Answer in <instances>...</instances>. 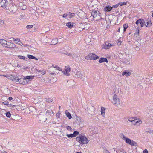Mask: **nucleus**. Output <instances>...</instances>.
Here are the masks:
<instances>
[{"instance_id": "obj_39", "label": "nucleus", "mask_w": 153, "mask_h": 153, "mask_svg": "<svg viewBox=\"0 0 153 153\" xmlns=\"http://www.w3.org/2000/svg\"><path fill=\"white\" fill-rule=\"evenodd\" d=\"M18 57L20 59H23V60H25V57L24 56H21V55H18Z\"/></svg>"}, {"instance_id": "obj_40", "label": "nucleus", "mask_w": 153, "mask_h": 153, "mask_svg": "<svg viewBox=\"0 0 153 153\" xmlns=\"http://www.w3.org/2000/svg\"><path fill=\"white\" fill-rule=\"evenodd\" d=\"M53 68H56V69L60 71L61 69V68L58 66L55 65V66H53Z\"/></svg>"}, {"instance_id": "obj_42", "label": "nucleus", "mask_w": 153, "mask_h": 153, "mask_svg": "<svg viewBox=\"0 0 153 153\" xmlns=\"http://www.w3.org/2000/svg\"><path fill=\"white\" fill-rule=\"evenodd\" d=\"M119 5H120V4H119V3H118L116 5H113L112 6V7H112V8H116L119 6Z\"/></svg>"}, {"instance_id": "obj_18", "label": "nucleus", "mask_w": 153, "mask_h": 153, "mask_svg": "<svg viewBox=\"0 0 153 153\" xmlns=\"http://www.w3.org/2000/svg\"><path fill=\"white\" fill-rule=\"evenodd\" d=\"M65 113L67 117L69 119H70L72 118V116L71 114L67 110H66Z\"/></svg>"}, {"instance_id": "obj_45", "label": "nucleus", "mask_w": 153, "mask_h": 153, "mask_svg": "<svg viewBox=\"0 0 153 153\" xmlns=\"http://www.w3.org/2000/svg\"><path fill=\"white\" fill-rule=\"evenodd\" d=\"M4 24V22L3 20H0V26L1 27L2 25Z\"/></svg>"}, {"instance_id": "obj_48", "label": "nucleus", "mask_w": 153, "mask_h": 153, "mask_svg": "<svg viewBox=\"0 0 153 153\" xmlns=\"http://www.w3.org/2000/svg\"><path fill=\"white\" fill-rule=\"evenodd\" d=\"M70 71V67H67L65 69V71L69 72Z\"/></svg>"}, {"instance_id": "obj_17", "label": "nucleus", "mask_w": 153, "mask_h": 153, "mask_svg": "<svg viewBox=\"0 0 153 153\" xmlns=\"http://www.w3.org/2000/svg\"><path fill=\"white\" fill-rule=\"evenodd\" d=\"M98 13H99V12L96 11H93L91 13V15L93 16L94 18H95L97 16Z\"/></svg>"}, {"instance_id": "obj_5", "label": "nucleus", "mask_w": 153, "mask_h": 153, "mask_svg": "<svg viewBox=\"0 0 153 153\" xmlns=\"http://www.w3.org/2000/svg\"><path fill=\"white\" fill-rule=\"evenodd\" d=\"M120 137H121L123 140L127 143L130 145L131 144V141L132 140H131L130 139L127 138L124 136L123 134H121L120 135Z\"/></svg>"}, {"instance_id": "obj_8", "label": "nucleus", "mask_w": 153, "mask_h": 153, "mask_svg": "<svg viewBox=\"0 0 153 153\" xmlns=\"http://www.w3.org/2000/svg\"><path fill=\"white\" fill-rule=\"evenodd\" d=\"M38 119L41 122H45L47 120L46 116L45 115H39L38 116Z\"/></svg>"}, {"instance_id": "obj_31", "label": "nucleus", "mask_w": 153, "mask_h": 153, "mask_svg": "<svg viewBox=\"0 0 153 153\" xmlns=\"http://www.w3.org/2000/svg\"><path fill=\"white\" fill-rule=\"evenodd\" d=\"M5 114L6 117H7L10 118L11 116V114L9 111L7 112Z\"/></svg>"}, {"instance_id": "obj_63", "label": "nucleus", "mask_w": 153, "mask_h": 153, "mask_svg": "<svg viewBox=\"0 0 153 153\" xmlns=\"http://www.w3.org/2000/svg\"><path fill=\"white\" fill-rule=\"evenodd\" d=\"M32 142L34 144H35V143L34 142V141H32Z\"/></svg>"}, {"instance_id": "obj_35", "label": "nucleus", "mask_w": 153, "mask_h": 153, "mask_svg": "<svg viewBox=\"0 0 153 153\" xmlns=\"http://www.w3.org/2000/svg\"><path fill=\"white\" fill-rule=\"evenodd\" d=\"M139 30L136 31L135 33H134V35L136 36L137 37H138L139 36Z\"/></svg>"}, {"instance_id": "obj_58", "label": "nucleus", "mask_w": 153, "mask_h": 153, "mask_svg": "<svg viewBox=\"0 0 153 153\" xmlns=\"http://www.w3.org/2000/svg\"><path fill=\"white\" fill-rule=\"evenodd\" d=\"M72 53H69L68 56H70V57H71Z\"/></svg>"}, {"instance_id": "obj_10", "label": "nucleus", "mask_w": 153, "mask_h": 153, "mask_svg": "<svg viewBox=\"0 0 153 153\" xmlns=\"http://www.w3.org/2000/svg\"><path fill=\"white\" fill-rule=\"evenodd\" d=\"M129 121L131 122L132 124L133 125H136L138 123L140 122H140H141L140 119H134L133 120H131L130 119H129L128 120Z\"/></svg>"}, {"instance_id": "obj_50", "label": "nucleus", "mask_w": 153, "mask_h": 153, "mask_svg": "<svg viewBox=\"0 0 153 153\" xmlns=\"http://www.w3.org/2000/svg\"><path fill=\"white\" fill-rule=\"evenodd\" d=\"M9 39L8 40L10 41H14V38L13 37L9 38Z\"/></svg>"}, {"instance_id": "obj_22", "label": "nucleus", "mask_w": 153, "mask_h": 153, "mask_svg": "<svg viewBox=\"0 0 153 153\" xmlns=\"http://www.w3.org/2000/svg\"><path fill=\"white\" fill-rule=\"evenodd\" d=\"M145 25L146 26L148 27H150L152 25V23L150 21H148L147 22H146Z\"/></svg>"}, {"instance_id": "obj_11", "label": "nucleus", "mask_w": 153, "mask_h": 153, "mask_svg": "<svg viewBox=\"0 0 153 153\" xmlns=\"http://www.w3.org/2000/svg\"><path fill=\"white\" fill-rule=\"evenodd\" d=\"M19 82L21 84L25 85L27 84L28 83V81L25 79V77L23 78H21L19 79Z\"/></svg>"}, {"instance_id": "obj_15", "label": "nucleus", "mask_w": 153, "mask_h": 153, "mask_svg": "<svg viewBox=\"0 0 153 153\" xmlns=\"http://www.w3.org/2000/svg\"><path fill=\"white\" fill-rule=\"evenodd\" d=\"M58 39L57 38H55L53 39L51 42V45H55L56 44L58 43Z\"/></svg>"}, {"instance_id": "obj_3", "label": "nucleus", "mask_w": 153, "mask_h": 153, "mask_svg": "<svg viewBox=\"0 0 153 153\" xmlns=\"http://www.w3.org/2000/svg\"><path fill=\"white\" fill-rule=\"evenodd\" d=\"M99 56L93 53H89L88 55L85 56V58L87 60H95L98 59Z\"/></svg>"}, {"instance_id": "obj_61", "label": "nucleus", "mask_w": 153, "mask_h": 153, "mask_svg": "<svg viewBox=\"0 0 153 153\" xmlns=\"http://www.w3.org/2000/svg\"><path fill=\"white\" fill-rule=\"evenodd\" d=\"M105 59L106 60H105V62L107 63H108V61L107 59L106 58H105Z\"/></svg>"}, {"instance_id": "obj_34", "label": "nucleus", "mask_w": 153, "mask_h": 153, "mask_svg": "<svg viewBox=\"0 0 153 153\" xmlns=\"http://www.w3.org/2000/svg\"><path fill=\"white\" fill-rule=\"evenodd\" d=\"M73 134L74 135V137H75L79 134V132L77 131H75L73 132Z\"/></svg>"}, {"instance_id": "obj_9", "label": "nucleus", "mask_w": 153, "mask_h": 153, "mask_svg": "<svg viewBox=\"0 0 153 153\" xmlns=\"http://www.w3.org/2000/svg\"><path fill=\"white\" fill-rule=\"evenodd\" d=\"M40 3L42 5V7L46 8L48 6V2L47 1L42 0Z\"/></svg>"}, {"instance_id": "obj_49", "label": "nucleus", "mask_w": 153, "mask_h": 153, "mask_svg": "<svg viewBox=\"0 0 153 153\" xmlns=\"http://www.w3.org/2000/svg\"><path fill=\"white\" fill-rule=\"evenodd\" d=\"M67 129L68 130H72L71 127L69 126H67Z\"/></svg>"}, {"instance_id": "obj_51", "label": "nucleus", "mask_w": 153, "mask_h": 153, "mask_svg": "<svg viewBox=\"0 0 153 153\" xmlns=\"http://www.w3.org/2000/svg\"><path fill=\"white\" fill-rule=\"evenodd\" d=\"M45 71L44 70H42L41 71V74L43 75L45 74Z\"/></svg>"}, {"instance_id": "obj_27", "label": "nucleus", "mask_w": 153, "mask_h": 153, "mask_svg": "<svg viewBox=\"0 0 153 153\" xmlns=\"http://www.w3.org/2000/svg\"><path fill=\"white\" fill-rule=\"evenodd\" d=\"M45 99L46 102H51L53 101V100L50 98H46Z\"/></svg>"}, {"instance_id": "obj_43", "label": "nucleus", "mask_w": 153, "mask_h": 153, "mask_svg": "<svg viewBox=\"0 0 153 153\" xmlns=\"http://www.w3.org/2000/svg\"><path fill=\"white\" fill-rule=\"evenodd\" d=\"M64 74L65 75H66L68 76H69L70 75V73L66 71H64Z\"/></svg>"}, {"instance_id": "obj_60", "label": "nucleus", "mask_w": 153, "mask_h": 153, "mask_svg": "<svg viewBox=\"0 0 153 153\" xmlns=\"http://www.w3.org/2000/svg\"><path fill=\"white\" fill-rule=\"evenodd\" d=\"M25 47H27V46H29V45H27V44H26V45H23V44H22Z\"/></svg>"}, {"instance_id": "obj_16", "label": "nucleus", "mask_w": 153, "mask_h": 153, "mask_svg": "<svg viewBox=\"0 0 153 153\" xmlns=\"http://www.w3.org/2000/svg\"><path fill=\"white\" fill-rule=\"evenodd\" d=\"M131 74L130 72L129 71H126L123 72L122 73L123 75H125L126 76H130Z\"/></svg>"}, {"instance_id": "obj_25", "label": "nucleus", "mask_w": 153, "mask_h": 153, "mask_svg": "<svg viewBox=\"0 0 153 153\" xmlns=\"http://www.w3.org/2000/svg\"><path fill=\"white\" fill-rule=\"evenodd\" d=\"M75 16V13H71L70 12L68 13V16L69 17V18L73 17Z\"/></svg>"}, {"instance_id": "obj_4", "label": "nucleus", "mask_w": 153, "mask_h": 153, "mask_svg": "<svg viewBox=\"0 0 153 153\" xmlns=\"http://www.w3.org/2000/svg\"><path fill=\"white\" fill-rule=\"evenodd\" d=\"M112 102L113 104L116 106L120 104V100L119 98L117 97V95L114 94V95Z\"/></svg>"}, {"instance_id": "obj_36", "label": "nucleus", "mask_w": 153, "mask_h": 153, "mask_svg": "<svg viewBox=\"0 0 153 153\" xmlns=\"http://www.w3.org/2000/svg\"><path fill=\"white\" fill-rule=\"evenodd\" d=\"M23 4L22 3H19V5L20 7H21V9H24L25 8H26V7L25 6H24V7H22V6H23Z\"/></svg>"}, {"instance_id": "obj_12", "label": "nucleus", "mask_w": 153, "mask_h": 153, "mask_svg": "<svg viewBox=\"0 0 153 153\" xmlns=\"http://www.w3.org/2000/svg\"><path fill=\"white\" fill-rule=\"evenodd\" d=\"M112 9V7L109 5L106 6L104 8V10L105 12H109Z\"/></svg>"}, {"instance_id": "obj_56", "label": "nucleus", "mask_w": 153, "mask_h": 153, "mask_svg": "<svg viewBox=\"0 0 153 153\" xmlns=\"http://www.w3.org/2000/svg\"><path fill=\"white\" fill-rule=\"evenodd\" d=\"M63 53L64 54H65L66 55H68L69 53L67 52L66 51H64L63 52Z\"/></svg>"}, {"instance_id": "obj_30", "label": "nucleus", "mask_w": 153, "mask_h": 153, "mask_svg": "<svg viewBox=\"0 0 153 153\" xmlns=\"http://www.w3.org/2000/svg\"><path fill=\"white\" fill-rule=\"evenodd\" d=\"M14 76L13 75H10L8 76L7 78L8 79H10V80H12V81L13 80Z\"/></svg>"}, {"instance_id": "obj_2", "label": "nucleus", "mask_w": 153, "mask_h": 153, "mask_svg": "<svg viewBox=\"0 0 153 153\" xmlns=\"http://www.w3.org/2000/svg\"><path fill=\"white\" fill-rule=\"evenodd\" d=\"M76 139V140L79 142L80 144H85L87 143L88 142L87 138L84 135H81L80 134Z\"/></svg>"}, {"instance_id": "obj_28", "label": "nucleus", "mask_w": 153, "mask_h": 153, "mask_svg": "<svg viewBox=\"0 0 153 153\" xmlns=\"http://www.w3.org/2000/svg\"><path fill=\"white\" fill-rule=\"evenodd\" d=\"M19 79L17 77H16V76H14L13 80V81H15V82H19Z\"/></svg>"}, {"instance_id": "obj_38", "label": "nucleus", "mask_w": 153, "mask_h": 153, "mask_svg": "<svg viewBox=\"0 0 153 153\" xmlns=\"http://www.w3.org/2000/svg\"><path fill=\"white\" fill-rule=\"evenodd\" d=\"M14 41H15V42L16 44H17L18 42H19L20 41V39L19 38H14Z\"/></svg>"}, {"instance_id": "obj_14", "label": "nucleus", "mask_w": 153, "mask_h": 153, "mask_svg": "<svg viewBox=\"0 0 153 153\" xmlns=\"http://www.w3.org/2000/svg\"><path fill=\"white\" fill-rule=\"evenodd\" d=\"M7 2V0H2L1 2V6L3 7H5Z\"/></svg>"}, {"instance_id": "obj_6", "label": "nucleus", "mask_w": 153, "mask_h": 153, "mask_svg": "<svg viewBox=\"0 0 153 153\" xmlns=\"http://www.w3.org/2000/svg\"><path fill=\"white\" fill-rule=\"evenodd\" d=\"M74 75L76 77L80 78L81 79H83V75L80 72L77 71L75 70V71L74 72Z\"/></svg>"}, {"instance_id": "obj_23", "label": "nucleus", "mask_w": 153, "mask_h": 153, "mask_svg": "<svg viewBox=\"0 0 153 153\" xmlns=\"http://www.w3.org/2000/svg\"><path fill=\"white\" fill-rule=\"evenodd\" d=\"M66 25L70 28H72L73 26V25L70 22L66 23Z\"/></svg>"}, {"instance_id": "obj_33", "label": "nucleus", "mask_w": 153, "mask_h": 153, "mask_svg": "<svg viewBox=\"0 0 153 153\" xmlns=\"http://www.w3.org/2000/svg\"><path fill=\"white\" fill-rule=\"evenodd\" d=\"M66 136H67V137L68 138H73L74 137V135L73 134H66Z\"/></svg>"}, {"instance_id": "obj_37", "label": "nucleus", "mask_w": 153, "mask_h": 153, "mask_svg": "<svg viewBox=\"0 0 153 153\" xmlns=\"http://www.w3.org/2000/svg\"><path fill=\"white\" fill-rule=\"evenodd\" d=\"M77 56L76 54V53H72L71 57H72L73 58H74Z\"/></svg>"}, {"instance_id": "obj_46", "label": "nucleus", "mask_w": 153, "mask_h": 153, "mask_svg": "<svg viewBox=\"0 0 153 153\" xmlns=\"http://www.w3.org/2000/svg\"><path fill=\"white\" fill-rule=\"evenodd\" d=\"M149 57L150 58V59H153V53L150 54L149 55Z\"/></svg>"}, {"instance_id": "obj_44", "label": "nucleus", "mask_w": 153, "mask_h": 153, "mask_svg": "<svg viewBox=\"0 0 153 153\" xmlns=\"http://www.w3.org/2000/svg\"><path fill=\"white\" fill-rule=\"evenodd\" d=\"M120 5V6H122L123 5H126L127 4V2H124L123 3H119Z\"/></svg>"}, {"instance_id": "obj_59", "label": "nucleus", "mask_w": 153, "mask_h": 153, "mask_svg": "<svg viewBox=\"0 0 153 153\" xmlns=\"http://www.w3.org/2000/svg\"><path fill=\"white\" fill-rule=\"evenodd\" d=\"M104 152L105 153H110V152L107 150H105Z\"/></svg>"}, {"instance_id": "obj_13", "label": "nucleus", "mask_w": 153, "mask_h": 153, "mask_svg": "<svg viewBox=\"0 0 153 153\" xmlns=\"http://www.w3.org/2000/svg\"><path fill=\"white\" fill-rule=\"evenodd\" d=\"M139 22L140 25L141 27H143L146 22L144 19H139Z\"/></svg>"}, {"instance_id": "obj_26", "label": "nucleus", "mask_w": 153, "mask_h": 153, "mask_svg": "<svg viewBox=\"0 0 153 153\" xmlns=\"http://www.w3.org/2000/svg\"><path fill=\"white\" fill-rule=\"evenodd\" d=\"M105 58L101 57L100 59L99 62L100 63H101L105 62Z\"/></svg>"}, {"instance_id": "obj_52", "label": "nucleus", "mask_w": 153, "mask_h": 153, "mask_svg": "<svg viewBox=\"0 0 153 153\" xmlns=\"http://www.w3.org/2000/svg\"><path fill=\"white\" fill-rule=\"evenodd\" d=\"M9 107H13L14 106L13 105L11 104H8V105L7 106Z\"/></svg>"}, {"instance_id": "obj_21", "label": "nucleus", "mask_w": 153, "mask_h": 153, "mask_svg": "<svg viewBox=\"0 0 153 153\" xmlns=\"http://www.w3.org/2000/svg\"><path fill=\"white\" fill-rule=\"evenodd\" d=\"M28 58L29 59H35V60H38V59L35 57V56H33L32 55H28L27 56Z\"/></svg>"}, {"instance_id": "obj_53", "label": "nucleus", "mask_w": 153, "mask_h": 153, "mask_svg": "<svg viewBox=\"0 0 153 153\" xmlns=\"http://www.w3.org/2000/svg\"><path fill=\"white\" fill-rule=\"evenodd\" d=\"M68 16V14H64L63 15V18H65Z\"/></svg>"}, {"instance_id": "obj_20", "label": "nucleus", "mask_w": 153, "mask_h": 153, "mask_svg": "<svg viewBox=\"0 0 153 153\" xmlns=\"http://www.w3.org/2000/svg\"><path fill=\"white\" fill-rule=\"evenodd\" d=\"M105 108L101 107V114L102 116H104L105 115Z\"/></svg>"}, {"instance_id": "obj_41", "label": "nucleus", "mask_w": 153, "mask_h": 153, "mask_svg": "<svg viewBox=\"0 0 153 153\" xmlns=\"http://www.w3.org/2000/svg\"><path fill=\"white\" fill-rule=\"evenodd\" d=\"M33 25H27L26 26V28L27 29H30L33 27Z\"/></svg>"}, {"instance_id": "obj_29", "label": "nucleus", "mask_w": 153, "mask_h": 153, "mask_svg": "<svg viewBox=\"0 0 153 153\" xmlns=\"http://www.w3.org/2000/svg\"><path fill=\"white\" fill-rule=\"evenodd\" d=\"M53 113V112L51 110H47L46 111V114H48L51 115Z\"/></svg>"}, {"instance_id": "obj_57", "label": "nucleus", "mask_w": 153, "mask_h": 153, "mask_svg": "<svg viewBox=\"0 0 153 153\" xmlns=\"http://www.w3.org/2000/svg\"><path fill=\"white\" fill-rule=\"evenodd\" d=\"M8 99L9 101H11L12 100L13 98L12 97H10L8 98Z\"/></svg>"}, {"instance_id": "obj_32", "label": "nucleus", "mask_w": 153, "mask_h": 153, "mask_svg": "<svg viewBox=\"0 0 153 153\" xmlns=\"http://www.w3.org/2000/svg\"><path fill=\"white\" fill-rule=\"evenodd\" d=\"M130 145L132 146H135L137 145V143L135 141H134L132 140L131 144H130Z\"/></svg>"}, {"instance_id": "obj_1", "label": "nucleus", "mask_w": 153, "mask_h": 153, "mask_svg": "<svg viewBox=\"0 0 153 153\" xmlns=\"http://www.w3.org/2000/svg\"><path fill=\"white\" fill-rule=\"evenodd\" d=\"M0 43L3 47L5 48H14L16 47L14 44L9 41L7 42L5 39H0Z\"/></svg>"}, {"instance_id": "obj_54", "label": "nucleus", "mask_w": 153, "mask_h": 153, "mask_svg": "<svg viewBox=\"0 0 153 153\" xmlns=\"http://www.w3.org/2000/svg\"><path fill=\"white\" fill-rule=\"evenodd\" d=\"M135 24L137 25V26L138 25V24H139V19L137 20V21L136 22Z\"/></svg>"}, {"instance_id": "obj_55", "label": "nucleus", "mask_w": 153, "mask_h": 153, "mask_svg": "<svg viewBox=\"0 0 153 153\" xmlns=\"http://www.w3.org/2000/svg\"><path fill=\"white\" fill-rule=\"evenodd\" d=\"M148 150L146 149H145L143 152V153H148Z\"/></svg>"}, {"instance_id": "obj_7", "label": "nucleus", "mask_w": 153, "mask_h": 153, "mask_svg": "<svg viewBox=\"0 0 153 153\" xmlns=\"http://www.w3.org/2000/svg\"><path fill=\"white\" fill-rule=\"evenodd\" d=\"M114 45L113 44L106 42L105 45H102V47L103 48L107 49H109L111 47L113 46Z\"/></svg>"}, {"instance_id": "obj_47", "label": "nucleus", "mask_w": 153, "mask_h": 153, "mask_svg": "<svg viewBox=\"0 0 153 153\" xmlns=\"http://www.w3.org/2000/svg\"><path fill=\"white\" fill-rule=\"evenodd\" d=\"M3 103L5 105L8 106L9 102L7 101H5L3 102Z\"/></svg>"}, {"instance_id": "obj_64", "label": "nucleus", "mask_w": 153, "mask_h": 153, "mask_svg": "<svg viewBox=\"0 0 153 153\" xmlns=\"http://www.w3.org/2000/svg\"><path fill=\"white\" fill-rule=\"evenodd\" d=\"M152 17H153V12L152 13Z\"/></svg>"}, {"instance_id": "obj_24", "label": "nucleus", "mask_w": 153, "mask_h": 153, "mask_svg": "<svg viewBox=\"0 0 153 153\" xmlns=\"http://www.w3.org/2000/svg\"><path fill=\"white\" fill-rule=\"evenodd\" d=\"M123 31L124 32H125L126 31V29L128 27V26L127 24H124L123 25Z\"/></svg>"}, {"instance_id": "obj_62", "label": "nucleus", "mask_w": 153, "mask_h": 153, "mask_svg": "<svg viewBox=\"0 0 153 153\" xmlns=\"http://www.w3.org/2000/svg\"><path fill=\"white\" fill-rule=\"evenodd\" d=\"M129 119H130L131 120H133L134 119H135L134 118H130Z\"/></svg>"}, {"instance_id": "obj_19", "label": "nucleus", "mask_w": 153, "mask_h": 153, "mask_svg": "<svg viewBox=\"0 0 153 153\" xmlns=\"http://www.w3.org/2000/svg\"><path fill=\"white\" fill-rule=\"evenodd\" d=\"M25 79L26 80L27 79V80L28 81H30V80L31 79H33L34 76H28L24 77Z\"/></svg>"}]
</instances>
